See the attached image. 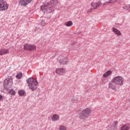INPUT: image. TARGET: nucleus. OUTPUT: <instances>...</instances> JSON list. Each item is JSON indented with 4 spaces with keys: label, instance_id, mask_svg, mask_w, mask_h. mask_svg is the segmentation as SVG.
I'll return each instance as SVG.
<instances>
[{
    "label": "nucleus",
    "instance_id": "f257e3e1",
    "mask_svg": "<svg viewBox=\"0 0 130 130\" xmlns=\"http://www.w3.org/2000/svg\"><path fill=\"white\" fill-rule=\"evenodd\" d=\"M57 6H58V1L52 0L44 3L43 5L40 7V10L45 15H49L48 18H50V14L55 11Z\"/></svg>",
    "mask_w": 130,
    "mask_h": 130
},
{
    "label": "nucleus",
    "instance_id": "f03ea898",
    "mask_svg": "<svg viewBox=\"0 0 130 130\" xmlns=\"http://www.w3.org/2000/svg\"><path fill=\"white\" fill-rule=\"evenodd\" d=\"M92 110L90 108H86L83 109L79 114V117L81 119H86L91 115Z\"/></svg>",
    "mask_w": 130,
    "mask_h": 130
},
{
    "label": "nucleus",
    "instance_id": "7ed1b4c3",
    "mask_svg": "<svg viewBox=\"0 0 130 130\" xmlns=\"http://www.w3.org/2000/svg\"><path fill=\"white\" fill-rule=\"evenodd\" d=\"M23 49L27 51H34L36 49V46L34 45L24 44L23 45Z\"/></svg>",
    "mask_w": 130,
    "mask_h": 130
},
{
    "label": "nucleus",
    "instance_id": "20e7f679",
    "mask_svg": "<svg viewBox=\"0 0 130 130\" xmlns=\"http://www.w3.org/2000/svg\"><path fill=\"white\" fill-rule=\"evenodd\" d=\"M9 9V5L4 0H0V11H7Z\"/></svg>",
    "mask_w": 130,
    "mask_h": 130
},
{
    "label": "nucleus",
    "instance_id": "39448f33",
    "mask_svg": "<svg viewBox=\"0 0 130 130\" xmlns=\"http://www.w3.org/2000/svg\"><path fill=\"white\" fill-rule=\"evenodd\" d=\"M28 87L29 89H31L32 91H34L36 89V86L38 85V82H27Z\"/></svg>",
    "mask_w": 130,
    "mask_h": 130
},
{
    "label": "nucleus",
    "instance_id": "423d86ee",
    "mask_svg": "<svg viewBox=\"0 0 130 130\" xmlns=\"http://www.w3.org/2000/svg\"><path fill=\"white\" fill-rule=\"evenodd\" d=\"M102 5V3H101V2H97V3L92 2L91 3V6L92 8H93V9L95 10V9H98V8L101 7Z\"/></svg>",
    "mask_w": 130,
    "mask_h": 130
},
{
    "label": "nucleus",
    "instance_id": "0eeeda50",
    "mask_svg": "<svg viewBox=\"0 0 130 130\" xmlns=\"http://www.w3.org/2000/svg\"><path fill=\"white\" fill-rule=\"evenodd\" d=\"M4 88L7 89V90L10 89L12 86H13V82H5L4 83Z\"/></svg>",
    "mask_w": 130,
    "mask_h": 130
},
{
    "label": "nucleus",
    "instance_id": "6e6552de",
    "mask_svg": "<svg viewBox=\"0 0 130 130\" xmlns=\"http://www.w3.org/2000/svg\"><path fill=\"white\" fill-rule=\"evenodd\" d=\"M124 79L122 77L118 76L114 78L113 79V82H123Z\"/></svg>",
    "mask_w": 130,
    "mask_h": 130
},
{
    "label": "nucleus",
    "instance_id": "1a4fd4ad",
    "mask_svg": "<svg viewBox=\"0 0 130 130\" xmlns=\"http://www.w3.org/2000/svg\"><path fill=\"white\" fill-rule=\"evenodd\" d=\"M9 50L8 49L3 48L0 49V56L5 55V54H8L9 53Z\"/></svg>",
    "mask_w": 130,
    "mask_h": 130
},
{
    "label": "nucleus",
    "instance_id": "9d476101",
    "mask_svg": "<svg viewBox=\"0 0 130 130\" xmlns=\"http://www.w3.org/2000/svg\"><path fill=\"white\" fill-rule=\"evenodd\" d=\"M66 72V70L64 69H56V73L58 74V75H62L63 73H64Z\"/></svg>",
    "mask_w": 130,
    "mask_h": 130
},
{
    "label": "nucleus",
    "instance_id": "9b49d317",
    "mask_svg": "<svg viewBox=\"0 0 130 130\" xmlns=\"http://www.w3.org/2000/svg\"><path fill=\"white\" fill-rule=\"evenodd\" d=\"M113 32L116 34L117 36H121V32L120 31H119L118 29L115 28H112Z\"/></svg>",
    "mask_w": 130,
    "mask_h": 130
},
{
    "label": "nucleus",
    "instance_id": "f8f14e48",
    "mask_svg": "<svg viewBox=\"0 0 130 130\" xmlns=\"http://www.w3.org/2000/svg\"><path fill=\"white\" fill-rule=\"evenodd\" d=\"M51 119L53 121H56V120H58V119H59V116L57 114H54L52 116Z\"/></svg>",
    "mask_w": 130,
    "mask_h": 130
},
{
    "label": "nucleus",
    "instance_id": "ddd939ff",
    "mask_svg": "<svg viewBox=\"0 0 130 130\" xmlns=\"http://www.w3.org/2000/svg\"><path fill=\"white\" fill-rule=\"evenodd\" d=\"M118 0H109L108 2H106L104 3V6H106L108 5V4H111V5H113V4H115V3H117Z\"/></svg>",
    "mask_w": 130,
    "mask_h": 130
},
{
    "label": "nucleus",
    "instance_id": "4468645a",
    "mask_svg": "<svg viewBox=\"0 0 130 130\" xmlns=\"http://www.w3.org/2000/svg\"><path fill=\"white\" fill-rule=\"evenodd\" d=\"M111 74H112V71L109 70L103 74V78H107V77L111 75Z\"/></svg>",
    "mask_w": 130,
    "mask_h": 130
},
{
    "label": "nucleus",
    "instance_id": "2eb2a0df",
    "mask_svg": "<svg viewBox=\"0 0 130 130\" xmlns=\"http://www.w3.org/2000/svg\"><path fill=\"white\" fill-rule=\"evenodd\" d=\"M129 126L127 124H123L121 127V130H129Z\"/></svg>",
    "mask_w": 130,
    "mask_h": 130
},
{
    "label": "nucleus",
    "instance_id": "dca6fc26",
    "mask_svg": "<svg viewBox=\"0 0 130 130\" xmlns=\"http://www.w3.org/2000/svg\"><path fill=\"white\" fill-rule=\"evenodd\" d=\"M116 82H112L110 84L109 87L112 90H115V85Z\"/></svg>",
    "mask_w": 130,
    "mask_h": 130
},
{
    "label": "nucleus",
    "instance_id": "f3484780",
    "mask_svg": "<svg viewBox=\"0 0 130 130\" xmlns=\"http://www.w3.org/2000/svg\"><path fill=\"white\" fill-rule=\"evenodd\" d=\"M26 82H37V80L33 77H29L26 80Z\"/></svg>",
    "mask_w": 130,
    "mask_h": 130
},
{
    "label": "nucleus",
    "instance_id": "a211bd4d",
    "mask_svg": "<svg viewBox=\"0 0 130 130\" xmlns=\"http://www.w3.org/2000/svg\"><path fill=\"white\" fill-rule=\"evenodd\" d=\"M4 82H13V77L12 76H8Z\"/></svg>",
    "mask_w": 130,
    "mask_h": 130
},
{
    "label": "nucleus",
    "instance_id": "6ab92c4d",
    "mask_svg": "<svg viewBox=\"0 0 130 130\" xmlns=\"http://www.w3.org/2000/svg\"><path fill=\"white\" fill-rule=\"evenodd\" d=\"M72 101L73 103H77L79 101V99L77 97L74 96L72 98Z\"/></svg>",
    "mask_w": 130,
    "mask_h": 130
},
{
    "label": "nucleus",
    "instance_id": "aec40b11",
    "mask_svg": "<svg viewBox=\"0 0 130 130\" xmlns=\"http://www.w3.org/2000/svg\"><path fill=\"white\" fill-rule=\"evenodd\" d=\"M73 25V22L69 21L66 23V27H72Z\"/></svg>",
    "mask_w": 130,
    "mask_h": 130
},
{
    "label": "nucleus",
    "instance_id": "412c9836",
    "mask_svg": "<svg viewBox=\"0 0 130 130\" xmlns=\"http://www.w3.org/2000/svg\"><path fill=\"white\" fill-rule=\"evenodd\" d=\"M22 77H23V74L21 72L18 73L16 76V78L17 79H21Z\"/></svg>",
    "mask_w": 130,
    "mask_h": 130
},
{
    "label": "nucleus",
    "instance_id": "4be33fe9",
    "mask_svg": "<svg viewBox=\"0 0 130 130\" xmlns=\"http://www.w3.org/2000/svg\"><path fill=\"white\" fill-rule=\"evenodd\" d=\"M18 94L19 96H24V95H25V91L23 90H20L18 91Z\"/></svg>",
    "mask_w": 130,
    "mask_h": 130
},
{
    "label": "nucleus",
    "instance_id": "5701e85b",
    "mask_svg": "<svg viewBox=\"0 0 130 130\" xmlns=\"http://www.w3.org/2000/svg\"><path fill=\"white\" fill-rule=\"evenodd\" d=\"M40 24L41 26H44V25H45V24H46V22H45V20L42 19L40 21Z\"/></svg>",
    "mask_w": 130,
    "mask_h": 130
},
{
    "label": "nucleus",
    "instance_id": "b1692460",
    "mask_svg": "<svg viewBox=\"0 0 130 130\" xmlns=\"http://www.w3.org/2000/svg\"><path fill=\"white\" fill-rule=\"evenodd\" d=\"M9 94H10V95H15L16 94V92H15V90L13 89H10L8 90Z\"/></svg>",
    "mask_w": 130,
    "mask_h": 130
},
{
    "label": "nucleus",
    "instance_id": "393cba45",
    "mask_svg": "<svg viewBox=\"0 0 130 130\" xmlns=\"http://www.w3.org/2000/svg\"><path fill=\"white\" fill-rule=\"evenodd\" d=\"M117 124H118L117 121H114L112 123V126L114 127V128H116V127H117Z\"/></svg>",
    "mask_w": 130,
    "mask_h": 130
},
{
    "label": "nucleus",
    "instance_id": "a878e982",
    "mask_svg": "<svg viewBox=\"0 0 130 130\" xmlns=\"http://www.w3.org/2000/svg\"><path fill=\"white\" fill-rule=\"evenodd\" d=\"M59 130H66V126L61 125L59 127Z\"/></svg>",
    "mask_w": 130,
    "mask_h": 130
},
{
    "label": "nucleus",
    "instance_id": "bb28decb",
    "mask_svg": "<svg viewBox=\"0 0 130 130\" xmlns=\"http://www.w3.org/2000/svg\"><path fill=\"white\" fill-rule=\"evenodd\" d=\"M116 84H117L118 86H121L122 85H123V83H122V82H116Z\"/></svg>",
    "mask_w": 130,
    "mask_h": 130
},
{
    "label": "nucleus",
    "instance_id": "cd10ccee",
    "mask_svg": "<svg viewBox=\"0 0 130 130\" xmlns=\"http://www.w3.org/2000/svg\"><path fill=\"white\" fill-rule=\"evenodd\" d=\"M2 99H3V96L0 95V100H2Z\"/></svg>",
    "mask_w": 130,
    "mask_h": 130
},
{
    "label": "nucleus",
    "instance_id": "c85d7f7f",
    "mask_svg": "<svg viewBox=\"0 0 130 130\" xmlns=\"http://www.w3.org/2000/svg\"><path fill=\"white\" fill-rule=\"evenodd\" d=\"M66 61H69V58L66 57Z\"/></svg>",
    "mask_w": 130,
    "mask_h": 130
}]
</instances>
